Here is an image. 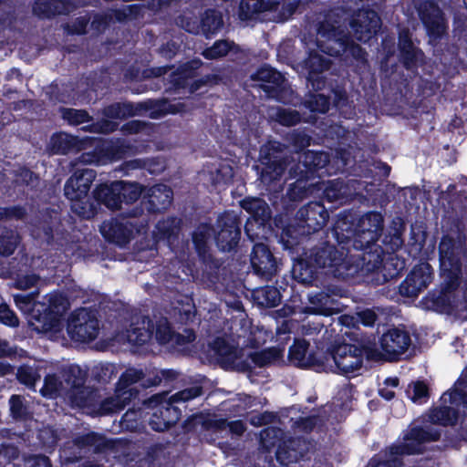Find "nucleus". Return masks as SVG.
<instances>
[{
    "label": "nucleus",
    "instance_id": "nucleus-26",
    "mask_svg": "<svg viewBox=\"0 0 467 467\" xmlns=\"http://www.w3.org/2000/svg\"><path fill=\"white\" fill-rule=\"evenodd\" d=\"M405 455L407 454L399 443H392L374 454L369 460V465L370 467H402Z\"/></svg>",
    "mask_w": 467,
    "mask_h": 467
},
{
    "label": "nucleus",
    "instance_id": "nucleus-42",
    "mask_svg": "<svg viewBox=\"0 0 467 467\" xmlns=\"http://www.w3.org/2000/svg\"><path fill=\"white\" fill-rule=\"evenodd\" d=\"M406 395L415 404H425L431 397V388L426 381H410L405 390Z\"/></svg>",
    "mask_w": 467,
    "mask_h": 467
},
{
    "label": "nucleus",
    "instance_id": "nucleus-41",
    "mask_svg": "<svg viewBox=\"0 0 467 467\" xmlns=\"http://www.w3.org/2000/svg\"><path fill=\"white\" fill-rule=\"evenodd\" d=\"M441 399L467 410V381H454L451 389L443 393Z\"/></svg>",
    "mask_w": 467,
    "mask_h": 467
},
{
    "label": "nucleus",
    "instance_id": "nucleus-53",
    "mask_svg": "<svg viewBox=\"0 0 467 467\" xmlns=\"http://www.w3.org/2000/svg\"><path fill=\"white\" fill-rule=\"evenodd\" d=\"M223 26V20L215 12L207 13L202 21V30L205 34H213Z\"/></svg>",
    "mask_w": 467,
    "mask_h": 467
},
{
    "label": "nucleus",
    "instance_id": "nucleus-8",
    "mask_svg": "<svg viewBox=\"0 0 467 467\" xmlns=\"http://www.w3.org/2000/svg\"><path fill=\"white\" fill-rule=\"evenodd\" d=\"M317 47L329 56L343 55L346 59L349 57L357 60L364 59L361 47L349 43L339 27L328 24L322 25L317 32Z\"/></svg>",
    "mask_w": 467,
    "mask_h": 467
},
{
    "label": "nucleus",
    "instance_id": "nucleus-51",
    "mask_svg": "<svg viewBox=\"0 0 467 467\" xmlns=\"http://www.w3.org/2000/svg\"><path fill=\"white\" fill-rule=\"evenodd\" d=\"M19 457L18 448L12 443L0 444V467H5Z\"/></svg>",
    "mask_w": 467,
    "mask_h": 467
},
{
    "label": "nucleus",
    "instance_id": "nucleus-9",
    "mask_svg": "<svg viewBox=\"0 0 467 467\" xmlns=\"http://www.w3.org/2000/svg\"><path fill=\"white\" fill-rule=\"evenodd\" d=\"M71 383L69 400L72 406L83 410L91 417L109 415V400L102 399L100 390L95 387L86 386V381H65Z\"/></svg>",
    "mask_w": 467,
    "mask_h": 467
},
{
    "label": "nucleus",
    "instance_id": "nucleus-19",
    "mask_svg": "<svg viewBox=\"0 0 467 467\" xmlns=\"http://www.w3.org/2000/svg\"><path fill=\"white\" fill-rule=\"evenodd\" d=\"M308 451V442L304 438L292 437L278 444L275 458L280 464L288 465L305 460Z\"/></svg>",
    "mask_w": 467,
    "mask_h": 467
},
{
    "label": "nucleus",
    "instance_id": "nucleus-55",
    "mask_svg": "<svg viewBox=\"0 0 467 467\" xmlns=\"http://www.w3.org/2000/svg\"><path fill=\"white\" fill-rule=\"evenodd\" d=\"M280 429L275 427H267L261 431L260 441L264 447L270 449L275 447L279 439Z\"/></svg>",
    "mask_w": 467,
    "mask_h": 467
},
{
    "label": "nucleus",
    "instance_id": "nucleus-2",
    "mask_svg": "<svg viewBox=\"0 0 467 467\" xmlns=\"http://www.w3.org/2000/svg\"><path fill=\"white\" fill-rule=\"evenodd\" d=\"M208 358L225 370L248 373L251 376L255 368H262L277 362L284 348H270L262 351H245L229 345L223 338H216L208 346Z\"/></svg>",
    "mask_w": 467,
    "mask_h": 467
},
{
    "label": "nucleus",
    "instance_id": "nucleus-28",
    "mask_svg": "<svg viewBox=\"0 0 467 467\" xmlns=\"http://www.w3.org/2000/svg\"><path fill=\"white\" fill-rule=\"evenodd\" d=\"M308 343L305 340H296L289 349L290 362L299 368H313L318 371L317 367L323 360L317 358L307 351Z\"/></svg>",
    "mask_w": 467,
    "mask_h": 467
},
{
    "label": "nucleus",
    "instance_id": "nucleus-54",
    "mask_svg": "<svg viewBox=\"0 0 467 467\" xmlns=\"http://www.w3.org/2000/svg\"><path fill=\"white\" fill-rule=\"evenodd\" d=\"M232 48V45L228 41H217L214 45L203 51L202 55L208 59H214L223 57Z\"/></svg>",
    "mask_w": 467,
    "mask_h": 467
},
{
    "label": "nucleus",
    "instance_id": "nucleus-23",
    "mask_svg": "<svg viewBox=\"0 0 467 467\" xmlns=\"http://www.w3.org/2000/svg\"><path fill=\"white\" fill-rule=\"evenodd\" d=\"M355 392V386L348 381L340 389L334 398L331 410L327 416V421L331 424L340 423L346 420L352 410V401Z\"/></svg>",
    "mask_w": 467,
    "mask_h": 467
},
{
    "label": "nucleus",
    "instance_id": "nucleus-37",
    "mask_svg": "<svg viewBox=\"0 0 467 467\" xmlns=\"http://www.w3.org/2000/svg\"><path fill=\"white\" fill-rule=\"evenodd\" d=\"M155 329V339L161 345L169 344L171 347L181 346L184 343V337L175 335L171 329L166 318H160L152 326Z\"/></svg>",
    "mask_w": 467,
    "mask_h": 467
},
{
    "label": "nucleus",
    "instance_id": "nucleus-61",
    "mask_svg": "<svg viewBox=\"0 0 467 467\" xmlns=\"http://www.w3.org/2000/svg\"><path fill=\"white\" fill-rule=\"evenodd\" d=\"M345 194L346 190L341 182H329L328 185L325 188V195L331 202L340 201Z\"/></svg>",
    "mask_w": 467,
    "mask_h": 467
},
{
    "label": "nucleus",
    "instance_id": "nucleus-59",
    "mask_svg": "<svg viewBox=\"0 0 467 467\" xmlns=\"http://www.w3.org/2000/svg\"><path fill=\"white\" fill-rule=\"evenodd\" d=\"M175 228V220L173 219H167L165 221L159 222L156 225L157 232L154 233L157 242L173 234Z\"/></svg>",
    "mask_w": 467,
    "mask_h": 467
},
{
    "label": "nucleus",
    "instance_id": "nucleus-4",
    "mask_svg": "<svg viewBox=\"0 0 467 467\" xmlns=\"http://www.w3.org/2000/svg\"><path fill=\"white\" fill-rule=\"evenodd\" d=\"M299 163L296 168L290 167L291 177H297L296 182L290 187L288 195L291 200L297 201L313 192L318 182H315L314 173L318 172L328 163V155L325 152L312 150L298 155Z\"/></svg>",
    "mask_w": 467,
    "mask_h": 467
},
{
    "label": "nucleus",
    "instance_id": "nucleus-40",
    "mask_svg": "<svg viewBox=\"0 0 467 467\" xmlns=\"http://www.w3.org/2000/svg\"><path fill=\"white\" fill-rule=\"evenodd\" d=\"M309 300L313 306L307 308L308 313L330 316L339 311L337 304L324 293L312 296Z\"/></svg>",
    "mask_w": 467,
    "mask_h": 467
},
{
    "label": "nucleus",
    "instance_id": "nucleus-56",
    "mask_svg": "<svg viewBox=\"0 0 467 467\" xmlns=\"http://www.w3.org/2000/svg\"><path fill=\"white\" fill-rule=\"evenodd\" d=\"M66 379H84L89 377V369L82 368L78 365L70 364L63 368L62 375L60 376Z\"/></svg>",
    "mask_w": 467,
    "mask_h": 467
},
{
    "label": "nucleus",
    "instance_id": "nucleus-45",
    "mask_svg": "<svg viewBox=\"0 0 467 467\" xmlns=\"http://www.w3.org/2000/svg\"><path fill=\"white\" fill-rule=\"evenodd\" d=\"M214 231L208 224H201L192 234L193 244L200 254L205 252L208 242L213 236Z\"/></svg>",
    "mask_w": 467,
    "mask_h": 467
},
{
    "label": "nucleus",
    "instance_id": "nucleus-7",
    "mask_svg": "<svg viewBox=\"0 0 467 467\" xmlns=\"http://www.w3.org/2000/svg\"><path fill=\"white\" fill-rule=\"evenodd\" d=\"M167 396V392H161L142 400V405L149 410L146 414L150 415L149 425L154 431H168L182 418L181 409Z\"/></svg>",
    "mask_w": 467,
    "mask_h": 467
},
{
    "label": "nucleus",
    "instance_id": "nucleus-35",
    "mask_svg": "<svg viewBox=\"0 0 467 467\" xmlns=\"http://www.w3.org/2000/svg\"><path fill=\"white\" fill-rule=\"evenodd\" d=\"M131 114L130 105L114 104L105 109V119L100 124H98L96 130L99 132H110L117 127L115 119L125 118Z\"/></svg>",
    "mask_w": 467,
    "mask_h": 467
},
{
    "label": "nucleus",
    "instance_id": "nucleus-62",
    "mask_svg": "<svg viewBox=\"0 0 467 467\" xmlns=\"http://www.w3.org/2000/svg\"><path fill=\"white\" fill-rule=\"evenodd\" d=\"M277 419V415L272 411H264L250 417L249 422L254 427H261L273 423Z\"/></svg>",
    "mask_w": 467,
    "mask_h": 467
},
{
    "label": "nucleus",
    "instance_id": "nucleus-13",
    "mask_svg": "<svg viewBox=\"0 0 467 467\" xmlns=\"http://www.w3.org/2000/svg\"><path fill=\"white\" fill-rule=\"evenodd\" d=\"M99 320L96 315L85 308L74 311L67 322V333L73 340L88 342L99 334Z\"/></svg>",
    "mask_w": 467,
    "mask_h": 467
},
{
    "label": "nucleus",
    "instance_id": "nucleus-15",
    "mask_svg": "<svg viewBox=\"0 0 467 467\" xmlns=\"http://www.w3.org/2000/svg\"><path fill=\"white\" fill-rule=\"evenodd\" d=\"M139 381H117L114 395L107 397L106 400L111 401L110 405H108L109 415L119 412L124 410L127 405L130 402L138 400L140 401V391L135 386ZM140 386L145 389L153 386H160L162 381H140Z\"/></svg>",
    "mask_w": 467,
    "mask_h": 467
},
{
    "label": "nucleus",
    "instance_id": "nucleus-63",
    "mask_svg": "<svg viewBox=\"0 0 467 467\" xmlns=\"http://www.w3.org/2000/svg\"><path fill=\"white\" fill-rule=\"evenodd\" d=\"M320 418L318 415H309L306 417H300L296 421V426L306 433H310L314 431L318 424Z\"/></svg>",
    "mask_w": 467,
    "mask_h": 467
},
{
    "label": "nucleus",
    "instance_id": "nucleus-17",
    "mask_svg": "<svg viewBox=\"0 0 467 467\" xmlns=\"http://www.w3.org/2000/svg\"><path fill=\"white\" fill-rule=\"evenodd\" d=\"M150 323L146 318L138 319L130 329L115 337L114 344H119L125 350L137 351L152 337V333L149 331Z\"/></svg>",
    "mask_w": 467,
    "mask_h": 467
},
{
    "label": "nucleus",
    "instance_id": "nucleus-60",
    "mask_svg": "<svg viewBox=\"0 0 467 467\" xmlns=\"http://www.w3.org/2000/svg\"><path fill=\"white\" fill-rule=\"evenodd\" d=\"M17 244V236L12 232H7L0 236V254L3 255L11 254Z\"/></svg>",
    "mask_w": 467,
    "mask_h": 467
},
{
    "label": "nucleus",
    "instance_id": "nucleus-3",
    "mask_svg": "<svg viewBox=\"0 0 467 467\" xmlns=\"http://www.w3.org/2000/svg\"><path fill=\"white\" fill-rule=\"evenodd\" d=\"M14 299L34 330L40 333L59 330V316L67 308V302L62 295L53 293L47 296L45 300L46 302H36L33 295L17 294L14 296Z\"/></svg>",
    "mask_w": 467,
    "mask_h": 467
},
{
    "label": "nucleus",
    "instance_id": "nucleus-18",
    "mask_svg": "<svg viewBox=\"0 0 467 467\" xmlns=\"http://www.w3.org/2000/svg\"><path fill=\"white\" fill-rule=\"evenodd\" d=\"M441 437L439 429L430 427L414 426L403 436V442L399 443L407 455L420 454L424 451V443L438 441Z\"/></svg>",
    "mask_w": 467,
    "mask_h": 467
},
{
    "label": "nucleus",
    "instance_id": "nucleus-14",
    "mask_svg": "<svg viewBox=\"0 0 467 467\" xmlns=\"http://www.w3.org/2000/svg\"><path fill=\"white\" fill-rule=\"evenodd\" d=\"M297 4L296 2L283 4L280 6L279 3L265 2L264 0H242L240 4V18L242 20L251 19L255 15L271 11L277 13L273 16V19L278 22L288 19L295 12Z\"/></svg>",
    "mask_w": 467,
    "mask_h": 467
},
{
    "label": "nucleus",
    "instance_id": "nucleus-58",
    "mask_svg": "<svg viewBox=\"0 0 467 467\" xmlns=\"http://www.w3.org/2000/svg\"><path fill=\"white\" fill-rule=\"evenodd\" d=\"M73 138L67 133L54 135L51 139L52 148L56 152L66 153L71 145Z\"/></svg>",
    "mask_w": 467,
    "mask_h": 467
},
{
    "label": "nucleus",
    "instance_id": "nucleus-30",
    "mask_svg": "<svg viewBox=\"0 0 467 467\" xmlns=\"http://www.w3.org/2000/svg\"><path fill=\"white\" fill-rule=\"evenodd\" d=\"M430 10L427 6L420 9V15L429 34L433 37L441 36L445 30V23L442 14L438 6L430 3Z\"/></svg>",
    "mask_w": 467,
    "mask_h": 467
},
{
    "label": "nucleus",
    "instance_id": "nucleus-50",
    "mask_svg": "<svg viewBox=\"0 0 467 467\" xmlns=\"http://www.w3.org/2000/svg\"><path fill=\"white\" fill-rule=\"evenodd\" d=\"M57 379L47 373V368L42 367L24 366L17 370V379Z\"/></svg>",
    "mask_w": 467,
    "mask_h": 467
},
{
    "label": "nucleus",
    "instance_id": "nucleus-39",
    "mask_svg": "<svg viewBox=\"0 0 467 467\" xmlns=\"http://www.w3.org/2000/svg\"><path fill=\"white\" fill-rule=\"evenodd\" d=\"M428 417L429 421L432 424H438L444 427L453 426L458 421L459 411L450 406H440L431 409Z\"/></svg>",
    "mask_w": 467,
    "mask_h": 467
},
{
    "label": "nucleus",
    "instance_id": "nucleus-20",
    "mask_svg": "<svg viewBox=\"0 0 467 467\" xmlns=\"http://www.w3.org/2000/svg\"><path fill=\"white\" fill-rule=\"evenodd\" d=\"M350 27L358 40L367 42L379 31L380 19L372 10H360L351 20Z\"/></svg>",
    "mask_w": 467,
    "mask_h": 467
},
{
    "label": "nucleus",
    "instance_id": "nucleus-46",
    "mask_svg": "<svg viewBox=\"0 0 467 467\" xmlns=\"http://www.w3.org/2000/svg\"><path fill=\"white\" fill-rule=\"evenodd\" d=\"M269 116L282 125L291 126L300 121L299 114L291 109H271Z\"/></svg>",
    "mask_w": 467,
    "mask_h": 467
},
{
    "label": "nucleus",
    "instance_id": "nucleus-38",
    "mask_svg": "<svg viewBox=\"0 0 467 467\" xmlns=\"http://www.w3.org/2000/svg\"><path fill=\"white\" fill-rule=\"evenodd\" d=\"M242 207L246 210L253 216L258 225H263L266 220L270 217V209L266 202L259 198H248L244 200Z\"/></svg>",
    "mask_w": 467,
    "mask_h": 467
},
{
    "label": "nucleus",
    "instance_id": "nucleus-49",
    "mask_svg": "<svg viewBox=\"0 0 467 467\" xmlns=\"http://www.w3.org/2000/svg\"><path fill=\"white\" fill-rule=\"evenodd\" d=\"M166 459V446L162 443H154L150 445L145 455V460L149 467H160Z\"/></svg>",
    "mask_w": 467,
    "mask_h": 467
},
{
    "label": "nucleus",
    "instance_id": "nucleus-31",
    "mask_svg": "<svg viewBox=\"0 0 467 467\" xmlns=\"http://www.w3.org/2000/svg\"><path fill=\"white\" fill-rule=\"evenodd\" d=\"M280 147L279 143L273 142L268 146L262 149L261 153L262 155H265V159L267 160V161H264L263 163L265 164V167L262 171L261 174V181L265 184H270L272 182L277 180L281 177V175L284 172V167L283 163H281L280 160L277 159V157L274 156V158H270L267 155L269 154L267 151L270 149H278Z\"/></svg>",
    "mask_w": 467,
    "mask_h": 467
},
{
    "label": "nucleus",
    "instance_id": "nucleus-33",
    "mask_svg": "<svg viewBox=\"0 0 467 467\" xmlns=\"http://www.w3.org/2000/svg\"><path fill=\"white\" fill-rule=\"evenodd\" d=\"M172 192L170 188L163 184L155 185L147 190L143 194V199H147L150 203V209L152 211H161L165 209L171 202Z\"/></svg>",
    "mask_w": 467,
    "mask_h": 467
},
{
    "label": "nucleus",
    "instance_id": "nucleus-57",
    "mask_svg": "<svg viewBox=\"0 0 467 467\" xmlns=\"http://www.w3.org/2000/svg\"><path fill=\"white\" fill-rule=\"evenodd\" d=\"M306 107L313 112L325 113L328 109L329 102L323 94H313L306 101Z\"/></svg>",
    "mask_w": 467,
    "mask_h": 467
},
{
    "label": "nucleus",
    "instance_id": "nucleus-34",
    "mask_svg": "<svg viewBox=\"0 0 467 467\" xmlns=\"http://www.w3.org/2000/svg\"><path fill=\"white\" fill-rule=\"evenodd\" d=\"M255 78L264 82V88L267 91L287 92L286 83L284 76L270 67H263L260 68Z\"/></svg>",
    "mask_w": 467,
    "mask_h": 467
},
{
    "label": "nucleus",
    "instance_id": "nucleus-6",
    "mask_svg": "<svg viewBox=\"0 0 467 467\" xmlns=\"http://www.w3.org/2000/svg\"><path fill=\"white\" fill-rule=\"evenodd\" d=\"M363 348L352 344H339L333 348L331 359L323 360L317 369L345 377H358L363 368Z\"/></svg>",
    "mask_w": 467,
    "mask_h": 467
},
{
    "label": "nucleus",
    "instance_id": "nucleus-29",
    "mask_svg": "<svg viewBox=\"0 0 467 467\" xmlns=\"http://www.w3.org/2000/svg\"><path fill=\"white\" fill-rule=\"evenodd\" d=\"M79 449L93 448L94 452L101 453L114 448V441L107 439L103 434L96 431L78 435L73 440Z\"/></svg>",
    "mask_w": 467,
    "mask_h": 467
},
{
    "label": "nucleus",
    "instance_id": "nucleus-10",
    "mask_svg": "<svg viewBox=\"0 0 467 467\" xmlns=\"http://www.w3.org/2000/svg\"><path fill=\"white\" fill-rule=\"evenodd\" d=\"M94 178L95 171L85 168L76 171L65 185V195L73 202L72 210L84 218H90L95 214L92 205L83 201Z\"/></svg>",
    "mask_w": 467,
    "mask_h": 467
},
{
    "label": "nucleus",
    "instance_id": "nucleus-16",
    "mask_svg": "<svg viewBox=\"0 0 467 467\" xmlns=\"http://www.w3.org/2000/svg\"><path fill=\"white\" fill-rule=\"evenodd\" d=\"M310 264L327 269L326 273L332 274L335 276L344 277L348 275L345 254L331 245H326L317 252L314 257L311 258Z\"/></svg>",
    "mask_w": 467,
    "mask_h": 467
},
{
    "label": "nucleus",
    "instance_id": "nucleus-5",
    "mask_svg": "<svg viewBox=\"0 0 467 467\" xmlns=\"http://www.w3.org/2000/svg\"><path fill=\"white\" fill-rule=\"evenodd\" d=\"M179 376V373L172 369H156L113 363H99L89 369V377L94 379H175Z\"/></svg>",
    "mask_w": 467,
    "mask_h": 467
},
{
    "label": "nucleus",
    "instance_id": "nucleus-21",
    "mask_svg": "<svg viewBox=\"0 0 467 467\" xmlns=\"http://www.w3.org/2000/svg\"><path fill=\"white\" fill-rule=\"evenodd\" d=\"M216 236L218 247L223 251L232 250L238 243L240 228L234 213H226L218 219Z\"/></svg>",
    "mask_w": 467,
    "mask_h": 467
},
{
    "label": "nucleus",
    "instance_id": "nucleus-43",
    "mask_svg": "<svg viewBox=\"0 0 467 467\" xmlns=\"http://www.w3.org/2000/svg\"><path fill=\"white\" fill-rule=\"evenodd\" d=\"M146 410L142 404L141 407L137 409L134 406L129 409L121 417L120 423L122 427L130 431L140 430L143 427V416Z\"/></svg>",
    "mask_w": 467,
    "mask_h": 467
},
{
    "label": "nucleus",
    "instance_id": "nucleus-11",
    "mask_svg": "<svg viewBox=\"0 0 467 467\" xmlns=\"http://www.w3.org/2000/svg\"><path fill=\"white\" fill-rule=\"evenodd\" d=\"M142 194L141 187L134 182H113L101 184L95 191V198L108 208L114 210L120 206L121 196L127 202L136 201Z\"/></svg>",
    "mask_w": 467,
    "mask_h": 467
},
{
    "label": "nucleus",
    "instance_id": "nucleus-24",
    "mask_svg": "<svg viewBox=\"0 0 467 467\" xmlns=\"http://www.w3.org/2000/svg\"><path fill=\"white\" fill-rule=\"evenodd\" d=\"M432 280V270L429 264L416 265L406 280L401 284V292L408 296H415Z\"/></svg>",
    "mask_w": 467,
    "mask_h": 467
},
{
    "label": "nucleus",
    "instance_id": "nucleus-25",
    "mask_svg": "<svg viewBox=\"0 0 467 467\" xmlns=\"http://www.w3.org/2000/svg\"><path fill=\"white\" fill-rule=\"evenodd\" d=\"M96 143V156L89 157L83 156L84 162H98L105 163L107 161H116L120 159L126 152L131 151L129 146H125L123 143L117 142H100L93 140Z\"/></svg>",
    "mask_w": 467,
    "mask_h": 467
},
{
    "label": "nucleus",
    "instance_id": "nucleus-47",
    "mask_svg": "<svg viewBox=\"0 0 467 467\" xmlns=\"http://www.w3.org/2000/svg\"><path fill=\"white\" fill-rule=\"evenodd\" d=\"M357 320L355 317L348 315H344L339 317V321L342 325L350 327L355 326L357 322H360L364 326H372L376 321V314L373 310L367 309L357 313Z\"/></svg>",
    "mask_w": 467,
    "mask_h": 467
},
{
    "label": "nucleus",
    "instance_id": "nucleus-32",
    "mask_svg": "<svg viewBox=\"0 0 467 467\" xmlns=\"http://www.w3.org/2000/svg\"><path fill=\"white\" fill-rule=\"evenodd\" d=\"M382 216L378 213H369L361 218L359 227L364 241L360 246H363V244L368 245L377 240L378 233L382 228Z\"/></svg>",
    "mask_w": 467,
    "mask_h": 467
},
{
    "label": "nucleus",
    "instance_id": "nucleus-48",
    "mask_svg": "<svg viewBox=\"0 0 467 467\" xmlns=\"http://www.w3.org/2000/svg\"><path fill=\"white\" fill-rule=\"evenodd\" d=\"M255 297L260 305L266 307H274L280 302V293L274 286H265L257 290Z\"/></svg>",
    "mask_w": 467,
    "mask_h": 467
},
{
    "label": "nucleus",
    "instance_id": "nucleus-36",
    "mask_svg": "<svg viewBox=\"0 0 467 467\" xmlns=\"http://www.w3.org/2000/svg\"><path fill=\"white\" fill-rule=\"evenodd\" d=\"M307 70V79L312 82L314 88L320 89L323 82L318 78V73L328 67V60L321 57L317 53H310L307 60L305 62Z\"/></svg>",
    "mask_w": 467,
    "mask_h": 467
},
{
    "label": "nucleus",
    "instance_id": "nucleus-27",
    "mask_svg": "<svg viewBox=\"0 0 467 467\" xmlns=\"http://www.w3.org/2000/svg\"><path fill=\"white\" fill-rule=\"evenodd\" d=\"M100 233L108 241L119 246L125 245L133 237L130 225L124 224L118 220L104 222L100 226Z\"/></svg>",
    "mask_w": 467,
    "mask_h": 467
},
{
    "label": "nucleus",
    "instance_id": "nucleus-52",
    "mask_svg": "<svg viewBox=\"0 0 467 467\" xmlns=\"http://www.w3.org/2000/svg\"><path fill=\"white\" fill-rule=\"evenodd\" d=\"M202 394V386H192L171 395L169 399L176 405L178 402H186Z\"/></svg>",
    "mask_w": 467,
    "mask_h": 467
},
{
    "label": "nucleus",
    "instance_id": "nucleus-22",
    "mask_svg": "<svg viewBox=\"0 0 467 467\" xmlns=\"http://www.w3.org/2000/svg\"><path fill=\"white\" fill-rule=\"evenodd\" d=\"M251 265L254 273L265 279H270L277 272L276 260L264 244H256L254 246Z\"/></svg>",
    "mask_w": 467,
    "mask_h": 467
},
{
    "label": "nucleus",
    "instance_id": "nucleus-64",
    "mask_svg": "<svg viewBox=\"0 0 467 467\" xmlns=\"http://www.w3.org/2000/svg\"><path fill=\"white\" fill-rule=\"evenodd\" d=\"M40 393L44 398L55 399L58 396L64 381H43Z\"/></svg>",
    "mask_w": 467,
    "mask_h": 467
},
{
    "label": "nucleus",
    "instance_id": "nucleus-44",
    "mask_svg": "<svg viewBox=\"0 0 467 467\" xmlns=\"http://www.w3.org/2000/svg\"><path fill=\"white\" fill-rule=\"evenodd\" d=\"M61 2L59 0H36L33 10L39 16L47 17L56 14L68 12V8L60 9Z\"/></svg>",
    "mask_w": 467,
    "mask_h": 467
},
{
    "label": "nucleus",
    "instance_id": "nucleus-12",
    "mask_svg": "<svg viewBox=\"0 0 467 467\" xmlns=\"http://www.w3.org/2000/svg\"><path fill=\"white\" fill-rule=\"evenodd\" d=\"M410 345L407 332L399 328L389 329L379 339L380 349L367 350L366 354L372 360H392L406 352Z\"/></svg>",
    "mask_w": 467,
    "mask_h": 467
},
{
    "label": "nucleus",
    "instance_id": "nucleus-1",
    "mask_svg": "<svg viewBox=\"0 0 467 467\" xmlns=\"http://www.w3.org/2000/svg\"><path fill=\"white\" fill-rule=\"evenodd\" d=\"M439 249L442 285L437 295L426 298L424 306L459 319H467L465 289L461 285L462 271L459 247L452 239L444 237Z\"/></svg>",
    "mask_w": 467,
    "mask_h": 467
}]
</instances>
